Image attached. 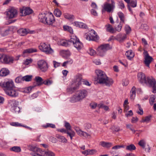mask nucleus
I'll return each instance as SVG.
<instances>
[{"mask_svg":"<svg viewBox=\"0 0 156 156\" xmlns=\"http://www.w3.org/2000/svg\"><path fill=\"white\" fill-rule=\"evenodd\" d=\"M96 78L95 79L98 83L100 84H105L108 87H110L113 83V80L110 78H108L105 73L102 70L99 69L96 71Z\"/></svg>","mask_w":156,"mask_h":156,"instance_id":"nucleus-1","label":"nucleus"},{"mask_svg":"<svg viewBox=\"0 0 156 156\" xmlns=\"http://www.w3.org/2000/svg\"><path fill=\"white\" fill-rule=\"evenodd\" d=\"M30 150L32 151L30 154L33 156H55V154L50 151H42L35 146L30 145L28 147Z\"/></svg>","mask_w":156,"mask_h":156,"instance_id":"nucleus-2","label":"nucleus"},{"mask_svg":"<svg viewBox=\"0 0 156 156\" xmlns=\"http://www.w3.org/2000/svg\"><path fill=\"white\" fill-rule=\"evenodd\" d=\"M82 78L80 75H76L74 82V85L75 86L73 87H70L67 89L68 92L72 93L76 90L78 89L79 86L81 84Z\"/></svg>","mask_w":156,"mask_h":156,"instance_id":"nucleus-3","label":"nucleus"},{"mask_svg":"<svg viewBox=\"0 0 156 156\" xmlns=\"http://www.w3.org/2000/svg\"><path fill=\"white\" fill-rule=\"evenodd\" d=\"M0 60L3 64H10L13 63L14 58L12 56L3 54L0 55Z\"/></svg>","mask_w":156,"mask_h":156,"instance_id":"nucleus-4","label":"nucleus"},{"mask_svg":"<svg viewBox=\"0 0 156 156\" xmlns=\"http://www.w3.org/2000/svg\"><path fill=\"white\" fill-rule=\"evenodd\" d=\"M112 48V47L109 44H102L98 47L97 49L98 54L101 56H103L107 50H110Z\"/></svg>","mask_w":156,"mask_h":156,"instance_id":"nucleus-5","label":"nucleus"},{"mask_svg":"<svg viewBox=\"0 0 156 156\" xmlns=\"http://www.w3.org/2000/svg\"><path fill=\"white\" fill-rule=\"evenodd\" d=\"M84 36L87 40L89 41H97L99 38L96 33L93 30H92L87 33L85 34Z\"/></svg>","mask_w":156,"mask_h":156,"instance_id":"nucleus-6","label":"nucleus"},{"mask_svg":"<svg viewBox=\"0 0 156 156\" xmlns=\"http://www.w3.org/2000/svg\"><path fill=\"white\" fill-rule=\"evenodd\" d=\"M38 47L40 50L47 54H51L53 52L50 45L46 44L45 43H41Z\"/></svg>","mask_w":156,"mask_h":156,"instance_id":"nucleus-7","label":"nucleus"},{"mask_svg":"<svg viewBox=\"0 0 156 156\" xmlns=\"http://www.w3.org/2000/svg\"><path fill=\"white\" fill-rule=\"evenodd\" d=\"M69 41L70 43H73L74 47L78 50L81 49L83 47L82 43L76 36H73L72 37Z\"/></svg>","mask_w":156,"mask_h":156,"instance_id":"nucleus-8","label":"nucleus"},{"mask_svg":"<svg viewBox=\"0 0 156 156\" xmlns=\"http://www.w3.org/2000/svg\"><path fill=\"white\" fill-rule=\"evenodd\" d=\"M111 4L106 3L104 5L103 9H102V12L105 11L110 12L113 11L115 7V2L114 0H111Z\"/></svg>","mask_w":156,"mask_h":156,"instance_id":"nucleus-9","label":"nucleus"},{"mask_svg":"<svg viewBox=\"0 0 156 156\" xmlns=\"http://www.w3.org/2000/svg\"><path fill=\"white\" fill-rule=\"evenodd\" d=\"M38 67L42 72H45L47 71L48 66L47 63L44 60H40L37 62Z\"/></svg>","mask_w":156,"mask_h":156,"instance_id":"nucleus-10","label":"nucleus"},{"mask_svg":"<svg viewBox=\"0 0 156 156\" xmlns=\"http://www.w3.org/2000/svg\"><path fill=\"white\" fill-rule=\"evenodd\" d=\"M2 87L4 88L5 92L7 90H9L15 87L13 82L12 80L4 82L2 84Z\"/></svg>","mask_w":156,"mask_h":156,"instance_id":"nucleus-11","label":"nucleus"},{"mask_svg":"<svg viewBox=\"0 0 156 156\" xmlns=\"http://www.w3.org/2000/svg\"><path fill=\"white\" fill-rule=\"evenodd\" d=\"M7 17L9 19L14 18L17 16V11L14 8H12L9 9L8 11L6 12Z\"/></svg>","mask_w":156,"mask_h":156,"instance_id":"nucleus-12","label":"nucleus"},{"mask_svg":"<svg viewBox=\"0 0 156 156\" xmlns=\"http://www.w3.org/2000/svg\"><path fill=\"white\" fill-rule=\"evenodd\" d=\"M87 91L85 89H81L78 90L76 94L79 99L81 101L85 98L87 95Z\"/></svg>","mask_w":156,"mask_h":156,"instance_id":"nucleus-13","label":"nucleus"},{"mask_svg":"<svg viewBox=\"0 0 156 156\" xmlns=\"http://www.w3.org/2000/svg\"><path fill=\"white\" fill-rule=\"evenodd\" d=\"M33 12V10L29 7H23L20 9V15L22 16L31 14Z\"/></svg>","mask_w":156,"mask_h":156,"instance_id":"nucleus-14","label":"nucleus"},{"mask_svg":"<svg viewBox=\"0 0 156 156\" xmlns=\"http://www.w3.org/2000/svg\"><path fill=\"white\" fill-rule=\"evenodd\" d=\"M145 83L148 84L150 87H152L153 90V93H155L156 91V81L154 79H151L149 77H147Z\"/></svg>","mask_w":156,"mask_h":156,"instance_id":"nucleus-15","label":"nucleus"},{"mask_svg":"<svg viewBox=\"0 0 156 156\" xmlns=\"http://www.w3.org/2000/svg\"><path fill=\"white\" fill-rule=\"evenodd\" d=\"M74 129L76 132L77 134L80 136H83L87 138L90 136V135L89 133L82 130L77 126H74Z\"/></svg>","mask_w":156,"mask_h":156,"instance_id":"nucleus-16","label":"nucleus"},{"mask_svg":"<svg viewBox=\"0 0 156 156\" xmlns=\"http://www.w3.org/2000/svg\"><path fill=\"white\" fill-rule=\"evenodd\" d=\"M34 32V30H30L28 29L21 28L17 31L18 33L20 36H24L28 34H32Z\"/></svg>","mask_w":156,"mask_h":156,"instance_id":"nucleus-17","label":"nucleus"},{"mask_svg":"<svg viewBox=\"0 0 156 156\" xmlns=\"http://www.w3.org/2000/svg\"><path fill=\"white\" fill-rule=\"evenodd\" d=\"M55 21L54 16L52 14H47L45 24L52 26V24Z\"/></svg>","mask_w":156,"mask_h":156,"instance_id":"nucleus-18","label":"nucleus"},{"mask_svg":"<svg viewBox=\"0 0 156 156\" xmlns=\"http://www.w3.org/2000/svg\"><path fill=\"white\" fill-rule=\"evenodd\" d=\"M137 78L139 82L141 83H145L147 79V78L146 77L145 74L142 72L139 73H138Z\"/></svg>","mask_w":156,"mask_h":156,"instance_id":"nucleus-19","label":"nucleus"},{"mask_svg":"<svg viewBox=\"0 0 156 156\" xmlns=\"http://www.w3.org/2000/svg\"><path fill=\"white\" fill-rule=\"evenodd\" d=\"M5 93L7 95L13 97H16L18 95V91L13 89V88L7 90Z\"/></svg>","mask_w":156,"mask_h":156,"instance_id":"nucleus-20","label":"nucleus"},{"mask_svg":"<svg viewBox=\"0 0 156 156\" xmlns=\"http://www.w3.org/2000/svg\"><path fill=\"white\" fill-rule=\"evenodd\" d=\"M37 49L35 48H30L24 50L22 56L23 57L26 56L28 54L37 52Z\"/></svg>","mask_w":156,"mask_h":156,"instance_id":"nucleus-21","label":"nucleus"},{"mask_svg":"<svg viewBox=\"0 0 156 156\" xmlns=\"http://www.w3.org/2000/svg\"><path fill=\"white\" fill-rule=\"evenodd\" d=\"M127 37L126 34L120 33L116 36V39L120 43L123 42Z\"/></svg>","mask_w":156,"mask_h":156,"instance_id":"nucleus-22","label":"nucleus"},{"mask_svg":"<svg viewBox=\"0 0 156 156\" xmlns=\"http://www.w3.org/2000/svg\"><path fill=\"white\" fill-rule=\"evenodd\" d=\"M47 15V14H46L44 13L40 14L38 16L39 21L45 24V23L46 22V21Z\"/></svg>","mask_w":156,"mask_h":156,"instance_id":"nucleus-23","label":"nucleus"},{"mask_svg":"<svg viewBox=\"0 0 156 156\" xmlns=\"http://www.w3.org/2000/svg\"><path fill=\"white\" fill-rule=\"evenodd\" d=\"M74 25L76 27L87 29L88 28L87 26L85 23L79 22H75L73 23Z\"/></svg>","mask_w":156,"mask_h":156,"instance_id":"nucleus-24","label":"nucleus"},{"mask_svg":"<svg viewBox=\"0 0 156 156\" xmlns=\"http://www.w3.org/2000/svg\"><path fill=\"white\" fill-rule=\"evenodd\" d=\"M9 73V71L7 69L3 68L0 71V76H6Z\"/></svg>","mask_w":156,"mask_h":156,"instance_id":"nucleus-25","label":"nucleus"},{"mask_svg":"<svg viewBox=\"0 0 156 156\" xmlns=\"http://www.w3.org/2000/svg\"><path fill=\"white\" fill-rule=\"evenodd\" d=\"M100 145L104 148H109L111 147L112 144L110 142H107L105 141H101L99 143Z\"/></svg>","mask_w":156,"mask_h":156,"instance_id":"nucleus-26","label":"nucleus"},{"mask_svg":"<svg viewBox=\"0 0 156 156\" xmlns=\"http://www.w3.org/2000/svg\"><path fill=\"white\" fill-rule=\"evenodd\" d=\"M144 64L147 66L149 67V65L153 59V58L151 56H149L147 57H144Z\"/></svg>","mask_w":156,"mask_h":156,"instance_id":"nucleus-27","label":"nucleus"},{"mask_svg":"<svg viewBox=\"0 0 156 156\" xmlns=\"http://www.w3.org/2000/svg\"><path fill=\"white\" fill-rule=\"evenodd\" d=\"M56 137L60 142L64 143H66L67 142V140L63 136L60 135L59 134H57L56 135Z\"/></svg>","mask_w":156,"mask_h":156,"instance_id":"nucleus-28","label":"nucleus"},{"mask_svg":"<svg viewBox=\"0 0 156 156\" xmlns=\"http://www.w3.org/2000/svg\"><path fill=\"white\" fill-rule=\"evenodd\" d=\"M126 55L127 58L130 60H131L134 56V54L132 50H129L126 51Z\"/></svg>","mask_w":156,"mask_h":156,"instance_id":"nucleus-29","label":"nucleus"},{"mask_svg":"<svg viewBox=\"0 0 156 156\" xmlns=\"http://www.w3.org/2000/svg\"><path fill=\"white\" fill-rule=\"evenodd\" d=\"M106 27V31L111 33H113L115 32V30L112 26L111 24H109L105 25Z\"/></svg>","mask_w":156,"mask_h":156,"instance_id":"nucleus-30","label":"nucleus"},{"mask_svg":"<svg viewBox=\"0 0 156 156\" xmlns=\"http://www.w3.org/2000/svg\"><path fill=\"white\" fill-rule=\"evenodd\" d=\"M35 80L36 81L37 86H41L43 84V80L41 77L39 76H36Z\"/></svg>","mask_w":156,"mask_h":156,"instance_id":"nucleus-31","label":"nucleus"},{"mask_svg":"<svg viewBox=\"0 0 156 156\" xmlns=\"http://www.w3.org/2000/svg\"><path fill=\"white\" fill-rule=\"evenodd\" d=\"M8 103L9 106L12 108L13 107L17 106L18 103L15 100H9Z\"/></svg>","mask_w":156,"mask_h":156,"instance_id":"nucleus-32","label":"nucleus"},{"mask_svg":"<svg viewBox=\"0 0 156 156\" xmlns=\"http://www.w3.org/2000/svg\"><path fill=\"white\" fill-rule=\"evenodd\" d=\"M118 16L121 20L120 22L124 23L125 16L124 14L121 12H119L118 13Z\"/></svg>","mask_w":156,"mask_h":156,"instance_id":"nucleus-33","label":"nucleus"},{"mask_svg":"<svg viewBox=\"0 0 156 156\" xmlns=\"http://www.w3.org/2000/svg\"><path fill=\"white\" fill-rule=\"evenodd\" d=\"M66 133L67 134V136H69L71 140L73 139V137L75 136L76 134L75 132L71 130H67Z\"/></svg>","mask_w":156,"mask_h":156,"instance_id":"nucleus-34","label":"nucleus"},{"mask_svg":"<svg viewBox=\"0 0 156 156\" xmlns=\"http://www.w3.org/2000/svg\"><path fill=\"white\" fill-rule=\"evenodd\" d=\"M126 150L132 151L136 149V147L133 144H131L129 145H127L126 147Z\"/></svg>","mask_w":156,"mask_h":156,"instance_id":"nucleus-35","label":"nucleus"},{"mask_svg":"<svg viewBox=\"0 0 156 156\" xmlns=\"http://www.w3.org/2000/svg\"><path fill=\"white\" fill-rule=\"evenodd\" d=\"M69 101L71 102L74 103L80 101L79 99L77 96L76 95L70 98Z\"/></svg>","mask_w":156,"mask_h":156,"instance_id":"nucleus-36","label":"nucleus"},{"mask_svg":"<svg viewBox=\"0 0 156 156\" xmlns=\"http://www.w3.org/2000/svg\"><path fill=\"white\" fill-rule=\"evenodd\" d=\"M10 150L17 153L20 152L21 151L20 147L18 146H14L10 148Z\"/></svg>","mask_w":156,"mask_h":156,"instance_id":"nucleus-37","label":"nucleus"},{"mask_svg":"<svg viewBox=\"0 0 156 156\" xmlns=\"http://www.w3.org/2000/svg\"><path fill=\"white\" fill-rule=\"evenodd\" d=\"M136 87L134 86H133L132 88L130 91V98L131 99H132L133 100L134 99L136 95Z\"/></svg>","mask_w":156,"mask_h":156,"instance_id":"nucleus-38","label":"nucleus"},{"mask_svg":"<svg viewBox=\"0 0 156 156\" xmlns=\"http://www.w3.org/2000/svg\"><path fill=\"white\" fill-rule=\"evenodd\" d=\"M10 29L9 28L5 30H1L0 34L2 36H5L8 35L9 34Z\"/></svg>","mask_w":156,"mask_h":156,"instance_id":"nucleus-39","label":"nucleus"},{"mask_svg":"<svg viewBox=\"0 0 156 156\" xmlns=\"http://www.w3.org/2000/svg\"><path fill=\"white\" fill-rule=\"evenodd\" d=\"M151 116V115H150L145 117L144 118H142L141 122H145L146 123H148L150 121Z\"/></svg>","mask_w":156,"mask_h":156,"instance_id":"nucleus-40","label":"nucleus"},{"mask_svg":"<svg viewBox=\"0 0 156 156\" xmlns=\"http://www.w3.org/2000/svg\"><path fill=\"white\" fill-rule=\"evenodd\" d=\"M54 13V15L57 17H60L62 14L61 11L58 9H55Z\"/></svg>","mask_w":156,"mask_h":156,"instance_id":"nucleus-41","label":"nucleus"},{"mask_svg":"<svg viewBox=\"0 0 156 156\" xmlns=\"http://www.w3.org/2000/svg\"><path fill=\"white\" fill-rule=\"evenodd\" d=\"M64 17L66 19L69 20H73L74 18V17L73 15H70L68 13L64 14Z\"/></svg>","mask_w":156,"mask_h":156,"instance_id":"nucleus-42","label":"nucleus"},{"mask_svg":"<svg viewBox=\"0 0 156 156\" xmlns=\"http://www.w3.org/2000/svg\"><path fill=\"white\" fill-rule=\"evenodd\" d=\"M32 75H27L23 76V81H24L27 82L30 81L32 80Z\"/></svg>","mask_w":156,"mask_h":156,"instance_id":"nucleus-43","label":"nucleus"},{"mask_svg":"<svg viewBox=\"0 0 156 156\" xmlns=\"http://www.w3.org/2000/svg\"><path fill=\"white\" fill-rule=\"evenodd\" d=\"M12 111L13 112L16 113H18L20 111V109L19 107L16 106L13 107V108L11 109Z\"/></svg>","mask_w":156,"mask_h":156,"instance_id":"nucleus-44","label":"nucleus"},{"mask_svg":"<svg viewBox=\"0 0 156 156\" xmlns=\"http://www.w3.org/2000/svg\"><path fill=\"white\" fill-rule=\"evenodd\" d=\"M156 97L154 95H151L149 99V103L151 105H153V103L155 102Z\"/></svg>","mask_w":156,"mask_h":156,"instance_id":"nucleus-45","label":"nucleus"},{"mask_svg":"<svg viewBox=\"0 0 156 156\" xmlns=\"http://www.w3.org/2000/svg\"><path fill=\"white\" fill-rule=\"evenodd\" d=\"M15 81L17 83L22 82L23 81V76H20L17 77L16 78Z\"/></svg>","mask_w":156,"mask_h":156,"instance_id":"nucleus-46","label":"nucleus"},{"mask_svg":"<svg viewBox=\"0 0 156 156\" xmlns=\"http://www.w3.org/2000/svg\"><path fill=\"white\" fill-rule=\"evenodd\" d=\"M43 127L45 128H46L47 127H51L52 128H55V126L54 124L47 123L46 125L43 126Z\"/></svg>","mask_w":156,"mask_h":156,"instance_id":"nucleus-47","label":"nucleus"},{"mask_svg":"<svg viewBox=\"0 0 156 156\" xmlns=\"http://www.w3.org/2000/svg\"><path fill=\"white\" fill-rule=\"evenodd\" d=\"M111 129L113 132H118L120 131V128L118 126L113 125Z\"/></svg>","mask_w":156,"mask_h":156,"instance_id":"nucleus-48","label":"nucleus"},{"mask_svg":"<svg viewBox=\"0 0 156 156\" xmlns=\"http://www.w3.org/2000/svg\"><path fill=\"white\" fill-rule=\"evenodd\" d=\"M84 127L85 129L88 131V130L91 127V125L89 123H86L84 124Z\"/></svg>","mask_w":156,"mask_h":156,"instance_id":"nucleus-49","label":"nucleus"},{"mask_svg":"<svg viewBox=\"0 0 156 156\" xmlns=\"http://www.w3.org/2000/svg\"><path fill=\"white\" fill-rule=\"evenodd\" d=\"M34 87V86H30V87H28L27 88H26L25 89V90H24V91L25 93H29L31 91L32 89V88H33Z\"/></svg>","mask_w":156,"mask_h":156,"instance_id":"nucleus-50","label":"nucleus"},{"mask_svg":"<svg viewBox=\"0 0 156 156\" xmlns=\"http://www.w3.org/2000/svg\"><path fill=\"white\" fill-rule=\"evenodd\" d=\"M70 41V39L68 41H64L62 42L61 45L62 46H68V45H69L70 44H71V43H70V42L69 41Z\"/></svg>","mask_w":156,"mask_h":156,"instance_id":"nucleus-51","label":"nucleus"},{"mask_svg":"<svg viewBox=\"0 0 156 156\" xmlns=\"http://www.w3.org/2000/svg\"><path fill=\"white\" fill-rule=\"evenodd\" d=\"M65 126L67 130H71V126L69 122H65Z\"/></svg>","mask_w":156,"mask_h":156,"instance_id":"nucleus-52","label":"nucleus"},{"mask_svg":"<svg viewBox=\"0 0 156 156\" xmlns=\"http://www.w3.org/2000/svg\"><path fill=\"white\" fill-rule=\"evenodd\" d=\"M52 81L51 80H46L43 81V84H44L46 85H50L52 83Z\"/></svg>","mask_w":156,"mask_h":156,"instance_id":"nucleus-53","label":"nucleus"},{"mask_svg":"<svg viewBox=\"0 0 156 156\" xmlns=\"http://www.w3.org/2000/svg\"><path fill=\"white\" fill-rule=\"evenodd\" d=\"M139 145L141 146L143 149H145V141L144 140H140L138 143Z\"/></svg>","mask_w":156,"mask_h":156,"instance_id":"nucleus-54","label":"nucleus"},{"mask_svg":"<svg viewBox=\"0 0 156 156\" xmlns=\"http://www.w3.org/2000/svg\"><path fill=\"white\" fill-rule=\"evenodd\" d=\"M32 59L31 58L29 59H27L24 62V64L26 65H28L29 64L31 63L32 62Z\"/></svg>","mask_w":156,"mask_h":156,"instance_id":"nucleus-55","label":"nucleus"},{"mask_svg":"<svg viewBox=\"0 0 156 156\" xmlns=\"http://www.w3.org/2000/svg\"><path fill=\"white\" fill-rule=\"evenodd\" d=\"M131 7H135L136 6V0H132L131 2H130V3Z\"/></svg>","mask_w":156,"mask_h":156,"instance_id":"nucleus-56","label":"nucleus"},{"mask_svg":"<svg viewBox=\"0 0 156 156\" xmlns=\"http://www.w3.org/2000/svg\"><path fill=\"white\" fill-rule=\"evenodd\" d=\"M123 24V23H122L120 22L119 24L118 25V26L116 28L117 31L118 32H119L121 31Z\"/></svg>","mask_w":156,"mask_h":156,"instance_id":"nucleus-57","label":"nucleus"},{"mask_svg":"<svg viewBox=\"0 0 156 156\" xmlns=\"http://www.w3.org/2000/svg\"><path fill=\"white\" fill-rule=\"evenodd\" d=\"M89 54L91 56L94 55L96 54V51L93 49L90 48L88 52Z\"/></svg>","mask_w":156,"mask_h":156,"instance_id":"nucleus-58","label":"nucleus"},{"mask_svg":"<svg viewBox=\"0 0 156 156\" xmlns=\"http://www.w3.org/2000/svg\"><path fill=\"white\" fill-rule=\"evenodd\" d=\"M125 30L126 32V34H128L130 32L131 29L129 26H127L125 27Z\"/></svg>","mask_w":156,"mask_h":156,"instance_id":"nucleus-59","label":"nucleus"},{"mask_svg":"<svg viewBox=\"0 0 156 156\" xmlns=\"http://www.w3.org/2000/svg\"><path fill=\"white\" fill-rule=\"evenodd\" d=\"M11 125L12 126H22V125L21 124L18 122H12L11 123Z\"/></svg>","mask_w":156,"mask_h":156,"instance_id":"nucleus-60","label":"nucleus"},{"mask_svg":"<svg viewBox=\"0 0 156 156\" xmlns=\"http://www.w3.org/2000/svg\"><path fill=\"white\" fill-rule=\"evenodd\" d=\"M50 140L53 143H56L57 142V139L52 136H51L50 137Z\"/></svg>","mask_w":156,"mask_h":156,"instance_id":"nucleus-61","label":"nucleus"},{"mask_svg":"<svg viewBox=\"0 0 156 156\" xmlns=\"http://www.w3.org/2000/svg\"><path fill=\"white\" fill-rule=\"evenodd\" d=\"M119 6L120 8L122 9H124L125 7L124 4L122 1L119 2Z\"/></svg>","mask_w":156,"mask_h":156,"instance_id":"nucleus-62","label":"nucleus"},{"mask_svg":"<svg viewBox=\"0 0 156 156\" xmlns=\"http://www.w3.org/2000/svg\"><path fill=\"white\" fill-rule=\"evenodd\" d=\"M133 115V112L132 110H130L128 111L127 113L126 114L125 116L126 117L132 116Z\"/></svg>","mask_w":156,"mask_h":156,"instance_id":"nucleus-63","label":"nucleus"},{"mask_svg":"<svg viewBox=\"0 0 156 156\" xmlns=\"http://www.w3.org/2000/svg\"><path fill=\"white\" fill-rule=\"evenodd\" d=\"M54 66L55 68H56L60 66V63L56 62L55 61H53Z\"/></svg>","mask_w":156,"mask_h":156,"instance_id":"nucleus-64","label":"nucleus"}]
</instances>
